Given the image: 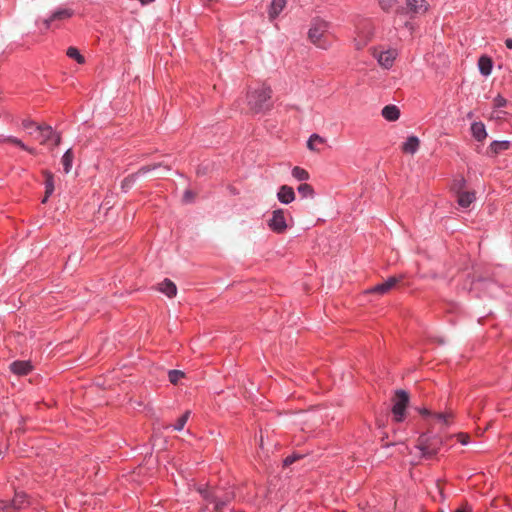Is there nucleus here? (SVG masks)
<instances>
[{"mask_svg":"<svg viewBox=\"0 0 512 512\" xmlns=\"http://www.w3.org/2000/svg\"><path fill=\"white\" fill-rule=\"evenodd\" d=\"M272 90L266 86L251 89L247 93V105L253 114L266 113L272 106Z\"/></svg>","mask_w":512,"mask_h":512,"instance_id":"obj_1","label":"nucleus"},{"mask_svg":"<svg viewBox=\"0 0 512 512\" xmlns=\"http://www.w3.org/2000/svg\"><path fill=\"white\" fill-rule=\"evenodd\" d=\"M442 444V438L437 435H421L418 439L417 448L423 458L431 459L438 453Z\"/></svg>","mask_w":512,"mask_h":512,"instance_id":"obj_2","label":"nucleus"},{"mask_svg":"<svg viewBox=\"0 0 512 512\" xmlns=\"http://www.w3.org/2000/svg\"><path fill=\"white\" fill-rule=\"evenodd\" d=\"M327 23L324 21L316 20L312 23L308 32L309 40L321 49H327L330 43L326 39Z\"/></svg>","mask_w":512,"mask_h":512,"instance_id":"obj_3","label":"nucleus"},{"mask_svg":"<svg viewBox=\"0 0 512 512\" xmlns=\"http://www.w3.org/2000/svg\"><path fill=\"white\" fill-rule=\"evenodd\" d=\"M392 413L396 422H402L405 417V410L409 404V394L404 390H397L392 399Z\"/></svg>","mask_w":512,"mask_h":512,"instance_id":"obj_4","label":"nucleus"},{"mask_svg":"<svg viewBox=\"0 0 512 512\" xmlns=\"http://www.w3.org/2000/svg\"><path fill=\"white\" fill-rule=\"evenodd\" d=\"M268 227L275 233L281 234L286 231L288 225L286 223L285 212L277 209L272 212V217L268 221Z\"/></svg>","mask_w":512,"mask_h":512,"instance_id":"obj_5","label":"nucleus"},{"mask_svg":"<svg viewBox=\"0 0 512 512\" xmlns=\"http://www.w3.org/2000/svg\"><path fill=\"white\" fill-rule=\"evenodd\" d=\"M198 492L206 501L214 503L215 512H221L222 509L226 506V502L220 501V496L216 493V491H210L206 488L199 487Z\"/></svg>","mask_w":512,"mask_h":512,"instance_id":"obj_6","label":"nucleus"},{"mask_svg":"<svg viewBox=\"0 0 512 512\" xmlns=\"http://www.w3.org/2000/svg\"><path fill=\"white\" fill-rule=\"evenodd\" d=\"M28 505L27 496L24 492H16L10 503L4 504L2 508L7 512H16Z\"/></svg>","mask_w":512,"mask_h":512,"instance_id":"obj_7","label":"nucleus"},{"mask_svg":"<svg viewBox=\"0 0 512 512\" xmlns=\"http://www.w3.org/2000/svg\"><path fill=\"white\" fill-rule=\"evenodd\" d=\"M401 279H402L401 277H395V276L390 277L385 282L375 285L374 287L369 289L367 292L379 294V295L387 294L401 281Z\"/></svg>","mask_w":512,"mask_h":512,"instance_id":"obj_8","label":"nucleus"},{"mask_svg":"<svg viewBox=\"0 0 512 512\" xmlns=\"http://www.w3.org/2000/svg\"><path fill=\"white\" fill-rule=\"evenodd\" d=\"M374 56L377 58L380 66L385 69H389L392 67L394 60L397 57V51L395 49H389L380 52L379 54H374Z\"/></svg>","mask_w":512,"mask_h":512,"instance_id":"obj_9","label":"nucleus"},{"mask_svg":"<svg viewBox=\"0 0 512 512\" xmlns=\"http://www.w3.org/2000/svg\"><path fill=\"white\" fill-rule=\"evenodd\" d=\"M407 9L415 15H422L428 10L426 0H406Z\"/></svg>","mask_w":512,"mask_h":512,"instance_id":"obj_10","label":"nucleus"},{"mask_svg":"<svg viewBox=\"0 0 512 512\" xmlns=\"http://www.w3.org/2000/svg\"><path fill=\"white\" fill-rule=\"evenodd\" d=\"M73 15V11L71 9H60V10H57L55 11L50 18L48 19H45L43 21V24L45 26L46 29H49L50 28V24L53 22V21H62V20H66V19H69L71 16Z\"/></svg>","mask_w":512,"mask_h":512,"instance_id":"obj_11","label":"nucleus"},{"mask_svg":"<svg viewBox=\"0 0 512 512\" xmlns=\"http://www.w3.org/2000/svg\"><path fill=\"white\" fill-rule=\"evenodd\" d=\"M160 165H147V166H144L142 168H140L135 174L133 175H129L128 177H126L123 182H122V188H125V187H130L133 182L135 181L136 178H138L139 176L141 175H144L148 172H150L151 170H154L156 168H158Z\"/></svg>","mask_w":512,"mask_h":512,"instance_id":"obj_12","label":"nucleus"},{"mask_svg":"<svg viewBox=\"0 0 512 512\" xmlns=\"http://www.w3.org/2000/svg\"><path fill=\"white\" fill-rule=\"evenodd\" d=\"M277 197L280 202L284 204H289L295 199V193L292 187L288 185H282L279 188V191L277 193Z\"/></svg>","mask_w":512,"mask_h":512,"instance_id":"obj_13","label":"nucleus"},{"mask_svg":"<svg viewBox=\"0 0 512 512\" xmlns=\"http://www.w3.org/2000/svg\"><path fill=\"white\" fill-rule=\"evenodd\" d=\"M10 369L17 375H27L32 370V365L28 361H14Z\"/></svg>","mask_w":512,"mask_h":512,"instance_id":"obj_14","label":"nucleus"},{"mask_svg":"<svg viewBox=\"0 0 512 512\" xmlns=\"http://www.w3.org/2000/svg\"><path fill=\"white\" fill-rule=\"evenodd\" d=\"M36 130L39 132L40 143L47 144L52 139L54 131L50 125L40 124L36 126Z\"/></svg>","mask_w":512,"mask_h":512,"instance_id":"obj_15","label":"nucleus"},{"mask_svg":"<svg viewBox=\"0 0 512 512\" xmlns=\"http://www.w3.org/2000/svg\"><path fill=\"white\" fill-rule=\"evenodd\" d=\"M475 198V192L473 191L465 190L457 194V202L463 208L469 207L474 202Z\"/></svg>","mask_w":512,"mask_h":512,"instance_id":"obj_16","label":"nucleus"},{"mask_svg":"<svg viewBox=\"0 0 512 512\" xmlns=\"http://www.w3.org/2000/svg\"><path fill=\"white\" fill-rule=\"evenodd\" d=\"M286 0H272L268 15L270 20H274L285 8Z\"/></svg>","mask_w":512,"mask_h":512,"instance_id":"obj_17","label":"nucleus"},{"mask_svg":"<svg viewBox=\"0 0 512 512\" xmlns=\"http://www.w3.org/2000/svg\"><path fill=\"white\" fill-rule=\"evenodd\" d=\"M420 141L416 136L408 137L407 141L402 145V151L407 154H414L419 149Z\"/></svg>","mask_w":512,"mask_h":512,"instance_id":"obj_18","label":"nucleus"},{"mask_svg":"<svg viewBox=\"0 0 512 512\" xmlns=\"http://www.w3.org/2000/svg\"><path fill=\"white\" fill-rule=\"evenodd\" d=\"M159 291L171 298L176 296L177 287L171 280L165 279L159 284Z\"/></svg>","mask_w":512,"mask_h":512,"instance_id":"obj_19","label":"nucleus"},{"mask_svg":"<svg viewBox=\"0 0 512 512\" xmlns=\"http://www.w3.org/2000/svg\"><path fill=\"white\" fill-rule=\"evenodd\" d=\"M471 132H472L473 137L477 141H483L487 136L485 126L482 122L473 123L471 125Z\"/></svg>","mask_w":512,"mask_h":512,"instance_id":"obj_20","label":"nucleus"},{"mask_svg":"<svg viewBox=\"0 0 512 512\" xmlns=\"http://www.w3.org/2000/svg\"><path fill=\"white\" fill-rule=\"evenodd\" d=\"M0 142L1 143H10L12 145H15V146L25 150V151H28L31 154H35V149L26 146L20 139L14 137V136L1 137Z\"/></svg>","mask_w":512,"mask_h":512,"instance_id":"obj_21","label":"nucleus"},{"mask_svg":"<svg viewBox=\"0 0 512 512\" xmlns=\"http://www.w3.org/2000/svg\"><path fill=\"white\" fill-rule=\"evenodd\" d=\"M382 116L388 121H396L400 116V111L395 105H387L382 109Z\"/></svg>","mask_w":512,"mask_h":512,"instance_id":"obj_22","label":"nucleus"},{"mask_svg":"<svg viewBox=\"0 0 512 512\" xmlns=\"http://www.w3.org/2000/svg\"><path fill=\"white\" fill-rule=\"evenodd\" d=\"M478 67L484 76H488L492 71V60L488 56H481L478 60Z\"/></svg>","mask_w":512,"mask_h":512,"instance_id":"obj_23","label":"nucleus"},{"mask_svg":"<svg viewBox=\"0 0 512 512\" xmlns=\"http://www.w3.org/2000/svg\"><path fill=\"white\" fill-rule=\"evenodd\" d=\"M326 140L318 134H312L307 142V147L311 151L319 152L318 144H324Z\"/></svg>","mask_w":512,"mask_h":512,"instance_id":"obj_24","label":"nucleus"},{"mask_svg":"<svg viewBox=\"0 0 512 512\" xmlns=\"http://www.w3.org/2000/svg\"><path fill=\"white\" fill-rule=\"evenodd\" d=\"M509 148L508 141H494L489 146V152L493 155H496L504 150Z\"/></svg>","mask_w":512,"mask_h":512,"instance_id":"obj_25","label":"nucleus"},{"mask_svg":"<svg viewBox=\"0 0 512 512\" xmlns=\"http://www.w3.org/2000/svg\"><path fill=\"white\" fill-rule=\"evenodd\" d=\"M73 153L71 149H68L61 159L63 169L65 173H69L72 168Z\"/></svg>","mask_w":512,"mask_h":512,"instance_id":"obj_26","label":"nucleus"},{"mask_svg":"<svg viewBox=\"0 0 512 512\" xmlns=\"http://www.w3.org/2000/svg\"><path fill=\"white\" fill-rule=\"evenodd\" d=\"M45 175V191H46V198H48L54 191V177L53 174L49 171H44Z\"/></svg>","mask_w":512,"mask_h":512,"instance_id":"obj_27","label":"nucleus"},{"mask_svg":"<svg viewBox=\"0 0 512 512\" xmlns=\"http://www.w3.org/2000/svg\"><path fill=\"white\" fill-rule=\"evenodd\" d=\"M292 175L294 178H296L299 181H304V180L309 179V173L305 169L298 167V166H295L292 169Z\"/></svg>","mask_w":512,"mask_h":512,"instance_id":"obj_28","label":"nucleus"},{"mask_svg":"<svg viewBox=\"0 0 512 512\" xmlns=\"http://www.w3.org/2000/svg\"><path fill=\"white\" fill-rule=\"evenodd\" d=\"M298 192L304 198L312 197L314 194V189L310 184L302 183L298 186Z\"/></svg>","mask_w":512,"mask_h":512,"instance_id":"obj_29","label":"nucleus"},{"mask_svg":"<svg viewBox=\"0 0 512 512\" xmlns=\"http://www.w3.org/2000/svg\"><path fill=\"white\" fill-rule=\"evenodd\" d=\"M189 416H190V411L187 410L182 416H180L177 419L175 425L173 426L174 430L181 431L184 428L185 424L187 423Z\"/></svg>","mask_w":512,"mask_h":512,"instance_id":"obj_30","label":"nucleus"},{"mask_svg":"<svg viewBox=\"0 0 512 512\" xmlns=\"http://www.w3.org/2000/svg\"><path fill=\"white\" fill-rule=\"evenodd\" d=\"M67 56L75 59L79 64L84 63V57L79 53L78 49L75 47H69L67 49Z\"/></svg>","mask_w":512,"mask_h":512,"instance_id":"obj_31","label":"nucleus"},{"mask_svg":"<svg viewBox=\"0 0 512 512\" xmlns=\"http://www.w3.org/2000/svg\"><path fill=\"white\" fill-rule=\"evenodd\" d=\"M465 179L463 177H460L458 179H455L453 184H452V190L456 193V194H459L463 191H465Z\"/></svg>","mask_w":512,"mask_h":512,"instance_id":"obj_32","label":"nucleus"},{"mask_svg":"<svg viewBox=\"0 0 512 512\" xmlns=\"http://www.w3.org/2000/svg\"><path fill=\"white\" fill-rule=\"evenodd\" d=\"M168 376L171 383L177 384L184 377V373L180 370H170Z\"/></svg>","mask_w":512,"mask_h":512,"instance_id":"obj_33","label":"nucleus"},{"mask_svg":"<svg viewBox=\"0 0 512 512\" xmlns=\"http://www.w3.org/2000/svg\"><path fill=\"white\" fill-rule=\"evenodd\" d=\"M378 3L382 10L388 12L395 6L397 0H378Z\"/></svg>","mask_w":512,"mask_h":512,"instance_id":"obj_34","label":"nucleus"},{"mask_svg":"<svg viewBox=\"0 0 512 512\" xmlns=\"http://www.w3.org/2000/svg\"><path fill=\"white\" fill-rule=\"evenodd\" d=\"M434 416L439 422H442L443 424L448 425L452 418V413H450V412L449 413H436V414H434Z\"/></svg>","mask_w":512,"mask_h":512,"instance_id":"obj_35","label":"nucleus"},{"mask_svg":"<svg viewBox=\"0 0 512 512\" xmlns=\"http://www.w3.org/2000/svg\"><path fill=\"white\" fill-rule=\"evenodd\" d=\"M301 458H302L301 454H293V455L287 456L283 461V465L289 466Z\"/></svg>","mask_w":512,"mask_h":512,"instance_id":"obj_36","label":"nucleus"},{"mask_svg":"<svg viewBox=\"0 0 512 512\" xmlns=\"http://www.w3.org/2000/svg\"><path fill=\"white\" fill-rule=\"evenodd\" d=\"M506 103H507L506 99L504 97H502L501 95H498L494 99V106L496 108L504 107L506 105Z\"/></svg>","mask_w":512,"mask_h":512,"instance_id":"obj_37","label":"nucleus"},{"mask_svg":"<svg viewBox=\"0 0 512 512\" xmlns=\"http://www.w3.org/2000/svg\"><path fill=\"white\" fill-rule=\"evenodd\" d=\"M236 495L234 491L227 492L223 497L220 496V501H225L226 505L235 499Z\"/></svg>","mask_w":512,"mask_h":512,"instance_id":"obj_38","label":"nucleus"},{"mask_svg":"<svg viewBox=\"0 0 512 512\" xmlns=\"http://www.w3.org/2000/svg\"><path fill=\"white\" fill-rule=\"evenodd\" d=\"M456 437H457V440H458L461 444H463V445L468 444L469 439H470L469 435H468V434H465V433H458V434L456 435Z\"/></svg>","mask_w":512,"mask_h":512,"instance_id":"obj_39","label":"nucleus"},{"mask_svg":"<svg viewBox=\"0 0 512 512\" xmlns=\"http://www.w3.org/2000/svg\"><path fill=\"white\" fill-rule=\"evenodd\" d=\"M38 124H36L34 121H32L31 119H25L22 121V126L24 129H30L32 127H35L37 126Z\"/></svg>","mask_w":512,"mask_h":512,"instance_id":"obj_40","label":"nucleus"},{"mask_svg":"<svg viewBox=\"0 0 512 512\" xmlns=\"http://www.w3.org/2000/svg\"><path fill=\"white\" fill-rule=\"evenodd\" d=\"M193 199H194V194L192 193V191H190V190L185 191L183 200L185 202H191Z\"/></svg>","mask_w":512,"mask_h":512,"instance_id":"obj_41","label":"nucleus"},{"mask_svg":"<svg viewBox=\"0 0 512 512\" xmlns=\"http://www.w3.org/2000/svg\"><path fill=\"white\" fill-rule=\"evenodd\" d=\"M52 139H54V146L55 147L58 146L60 144V142H61V136L59 134H56L55 132H54V135H53Z\"/></svg>","mask_w":512,"mask_h":512,"instance_id":"obj_42","label":"nucleus"},{"mask_svg":"<svg viewBox=\"0 0 512 512\" xmlns=\"http://www.w3.org/2000/svg\"><path fill=\"white\" fill-rule=\"evenodd\" d=\"M366 45V41H358L355 39V47L360 50Z\"/></svg>","mask_w":512,"mask_h":512,"instance_id":"obj_43","label":"nucleus"},{"mask_svg":"<svg viewBox=\"0 0 512 512\" xmlns=\"http://www.w3.org/2000/svg\"><path fill=\"white\" fill-rule=\"evenodd\" d=\"M505 45L507 48L512 49V39H506Z\"/></svg>","mask_w":512,"mask_h":512,"instance_id":"obj_44","label":"nucleus"},{"mask_svg":"<svg viewBox=\"0 0 512 512\" xmlns=\"http://www.w3.org/2000/svg\"><path fill=\"white\" fill-rule=\"evenodd\" d=\"M419 412H420L422 415H425V416H426V415H430L429 410H427V409H425V408H424V409H420V410H419Z\"/></svg>","mask_w":512,"mask_h":512,"instance_id":"obj_45","label":"nucleus"},{"mask_svg":"<svg viewBox=\"0 0 512 512\" xmlns=\"http://www.w3.org/2000/svg\"><path fill=\"white\" fill-rule=\"evenodd\" d=\"M142 5H146V4H149L151 2H153L154 0H138Z\"/></svg>","mask_w":512,"mask_h":512,"instance_id":"obj_46","label":"nucleus"},{"mask_svg":"<svg viewBox=\"0 0 512 512\" xmlns=\"http://www.w3.org/2000/svg\"><path fill=\"white\" fill-rule=\"evenodd\" d=\"M454 512H468L466 508H457Z\"/></svg>","mask_w":512,"mask_h":512,"instance_id":"obj_47","label":"nucleus"},{"mask_svg":"<svg viewBox=\"0 0 512 512\" xmlns=\"http://www.w3.org/2000/svg\"><path fill=\"white\" fill-rule=\"evenodd\" d=\"M47 199H48V198H46V195H45V196H44V198H43V200H42V203H46V202H47Z\"/></svg>","mask_w":512,"mask_h":512,"instance_id":"obj_48","label":"nucleus"}]
</instances>
